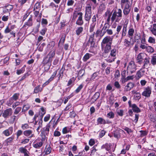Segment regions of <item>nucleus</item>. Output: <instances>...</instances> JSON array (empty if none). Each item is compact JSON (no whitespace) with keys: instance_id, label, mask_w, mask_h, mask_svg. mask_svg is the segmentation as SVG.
<instances>
[{"instance_id":"nucleus-1","label":"nucleus","mask_w":156,"mask_h":156,"mask_svg":"<svg viewBox=\"0 0 156 156\" xmlns=\"http://www.w3.org/2000/svg\"><path fill=\"white\" fill-rule=\"evenodd\" d=\"M133 3V0H121V6L123 9V13L127 16L129 13Z\"/></svg>"},{"instance_id":"nucleus-2","label":"nucleus","mask_w":156,"mask_h":156,"mask_svg":"<svg viewBox=\"0 0 156 156\" xmlns=\"http://www.w3.org/2000/svg\"><path fill=\"white\" fill-rule=\"evenodd\" d=\"M117 52L115 48H114L111 50L110 53V55L111 56L110 58L109 56L108 58L106 60L107 62L110 63L114 61L115 58V56L116 55Z\"/></svg>"},{"instance_id":"nucleus-3","label":"nucleus","mask_w":156,"mask_h":156,"mask_svg":"<svg viewBox=\"0 0 156 156\" xmlns=\"http://www.w3.org/2000/svg\"><path fill=\"white\" fill-rule=\"evenodd\" d=\"M113 38L109 36L105 37L101 43L102 48L104 47L105 44H112Z\"/></svg>"},{"instance_id":"nucleus-4","label":"nucleus","mask_w":156,"mask_h":156,"mask_svg":"<svg viewBox=\"0 0 156 156\" xmlns=\"http://www.w3.org/2000/svg\"><path fill=\"white\" fill-rule=\"evenodd\" d=\"M136 65L134 62L131 61L129 63L127 67V69L130 71L131 73L135 72L136 70Z\"/></svg>"},{"instance_id":"nucleus-5","label":"nucleus","mask_w":156,"mask_h":156,"mask_svg":"<svg viewBox=\"0 0 156 156\" xmlns=\"http://www.w3.org/2000/svg\"><path fill=\"white\" fill-rule=\"evenodd\" d=\"M23 134L25 136L29 138L35 137L34 132L32 130H25L23 131Z\"/></svg>"},{"instance_id":"nucleus-6","label":"nucleus","mask_w":156,"mask_h":156,"mask_svg":"<svg viewBox=\"0 0 156 156\" xmlns=\"http://www.w3.org/2000/svg\"><path fill=\"white\" fill-rule=\"evenodd\" d=\"M12 113V110L11 108H9L5 110L2 113V116L4 118L8 117Z\"/></svg>"},{"instance_id":"nucleus-7","label":"nucleus","mask_w":156,"mask_h":156,"mask_svg":"<svg viewBox=\"0 0 156 156\" xmlns=\"http://www.w3.org/2000/svg\"><path fill=\"white\" fill-rule=\"evenodd\" d=\"M83 14L81 12L78 13V15L79 16L76 22V24L79 26H81L83 23V20L82 16Z\"/></svg>"},{"instance_id":"nucleus-8","label":"nucleus","mask_w":156,"mask_h":156,"mask_svg":"<svg viewBox=\"0 0 156 156\" xmlns=\"http://www.w3.org/2000/svg\"><path fill=\"white\" fill-rule=\"evenodd\" d=\"M151 93V88L149 87H147L144 89L142 93V95L146 97H149Z\"/></svg>"},{"instance_id":"nucleus-9","label":"nucleus","mask_w":156,"mask_h":156,"mask_svg":"<svg viewBox=\"0 0 156 156\" xmlns=\"http://www.w3.org/2000/svg\"><path fill=\"white\" fill-rule=\"evenodd\" d=\"M145 55L144 54L142 53H140L137 55L136 58L137 62L139 64H141L143 60L144 59Z\"/></svg>"},{"instance_id":"nucleus-10","label":"nucleus","mask_w":156,"mask_h":156,"mask_svg":"<svg viewBox=\"0 0 156 156\" xmlns=\"http://www.w3.org/2000/svg\"><path fill=\"white\" fill-rule=\"evenodd\" d=\"M94 34L95 32H94L90 36L88 41V42L90 43V47L92 48L94 47L95 44V41L94 40Z\"/></svg>"},{"instance_id":"nucleus-11","label":"nucleus","mask_w":156,"mask_h":156,"mask_svg":"<svg viewBox=\"0 0 156 156\" xmlns=\"http://www.w3.org/2000/svg\"><path fill=\"white\" fill-rule=\"evenodd\" d=\"M13 132V127H9L8 129L4 131L2 133L5 136H8L12 134Z\"/></svg>"},{"instance_id":"nucleus-12","label":"nucleus","mask_w":156,"mask_h":156,"mask_svg":"<svg viewBox=\"0 0 156 156\" xmlns=\"http://www.w3.org/2000/svg\"><path fill=\"white\" fill-rule=\"evenodd\" d=\"M120 19L117 17L116 12L114 11L113 13L112 16L111 18V20L112 23H113L115 20V22H119L120 20Z\"/></svg>"},{"instance_id":"nucleus-13","label":"nucleus","mask_w":156,"mask_h":156,"mask_svg":"<svg viewBox=\"0 0 156 156\" xmlns=\"http://www.w3.org/2000/svg\"><path fill=\"white\" fill-rule=\"evenodd\" d=\"M13 6L10 5H7L3 8V12L4 13L11 11L13 8Z\"/></svg>"},{"instance_id":"nucleus-14","label":"nucleus","mask_w":156,"mask_h":156,"mask_svg":"<svg viewBox=\"0 0 156 156\" xmlns=\"http://www.w3.org/2000/svg\"><path fill=\"white\" fill-rule=\"evenodd\" d=\"M34 14L35 17H37V21L38 22H40L42 16V13H40L39 11L36 10L34 11Z\"/></svg>"},{"instance_id":"nucleus-15","label":"nucleus","mask_w":156,"mask_h":156,"mask_svg":"<svg viewBox=\"0 0 156 156\" xmlns=\"http://www.w3.org/2000/svg\"><path fill=\"white\" fill-rule=\"evenodd\" d=\"M57 71H55L53 73V74L51 75V77L46 81L45 83L43 85V86H44L45 85L48 84L51 81H52L54 79V77L56 76L57 74Z\"/></svg>"},{"instance_id":"nucleus-16","label":"nucleus","mask_w":156,"mask_h":156,"mask_svg":"<svg viewBox=\"0 0 156 156\" xmlns=\"http://www.w3.org/2000/svg\"><path fill=\"white\" fill-rule=\"evenodd\" d=\"M134 86V84L132 82H130L128 83L125 87L126 90L127 91L131 90Z\"/></svg>"},{"instance_id":"nucleus-17","label":"nucleus","mask_w":156,"mask_h":156,"mask_svg":"<svg viewBox=\"0 0 156 156\" xmlns=\"http://www.w3.org/2000/svg\"><path fill=\"white\" fill-rule=\"evenodd\" d=\"M50 126L49 124H48L47 125L46 127L43 128L41 133H44V134L46 135H48L49 131V128Z\"/></svg>"},{"instance_id":"nucleus-18","label":"nucleus","mask_w":156,"mask_h":156,"mask_svg":"<svg viewBox=\"0 0 156 156\" xmlns=\"http://www.w3.org/2000/svg\"><path fill=\"white\" fill-rule=\"evenodd\" d=\"M52 58H50L47 56L44 58L42 62L43 64H51Z\"/></svg>"},{"instance_id":"nucleus-19","label":"nucleus","mask_w":156,"mask_h":156,"mask_svg":"<svg viewBox=\"0 0 156 156\" xmlns=\"http://www.w3.org/2000/svg\"><path fill=\"white\" fill-rule=\"evenodd\" d=\"M19 151L21 153H23L24 154V156H29L27 154L28 152L27 150L23 147H21L19 148Z\"/></svg>"},{"instance_id":"nucleus-20","label":"nucleus","mask_w":156,"mask_h":156,"mask_svg":"<svg viewBox=\"0 0 156 156\" xmlns=\"http://www.w3.org/2000/svg\"><path fill=\"white\" fill-rule=\"evenodd\" d=\"M51 151V148L50 146H46L44 152V155H47L49 154Z\"/></svg>"},{"instance_id":"nucleus-21","label":"nucleus","mask_w":156,"mask_h":156,"mask_svg":"<svg viewBox=\"0 0 156 156\" xmlns=\"http://www.w3.org/2000/svg\"><path fill=\"white\" fill-rule=\"evenodd\" d=\"M131 106V108H132V110L134 112L137 113L140 112V110L136 104H133Z\"/></svg>"},{"instance_id":"nucleus-22","label":"nucleus","mask_w":156,"mask_h":156,"mask_svg":"<svg viewBox=\"0 0 156 156\" xmlns=\"http://www.w3.org/2000/svg\"><path fill=\"white\" fill-rule=\"evenodd\" d=\"M112 44H106L105 47L104 52L108 53L111 49V45Z\"/></svg>"},{"instance_id":"nucleus-23","label":"nucleus","mask_w":156,"mask_h":156,"mask_svg":"<svg viewBox=\"0 0 156 156\" xmlns=\"http://www.w3.org/2000/svg\"><path fill=\"white\" fill-rule=\"evenodd\" d=\"M152 33L156 36V24H154L152 27L150 29Z\"/></svg>"},{"instance_id":"nucleus-24","label":"nucleus","mask_w":156,"mask_h":156,"mask_svg":"<svg viewBox=\"0 0 156 156\" xmlns=\"http://www.w3.org/2000/svg\"><path fill=\"white\" fill-rule=\"evenodd\" d=\"M43 144L42 142L40 141L38 142H37L35 144H33V146L34 148L38 149L42 147Z\"/></svg>"},{"instance_id":"nucleus-25","label":"nucleus","mask_w":156,"mask_h":156,"mask_svg":"<svg viewBox=\"0 0 156 156\" xmlns=\"http://www.w3.org/2000/svg\"><path fill=\"white\" fill-rule=\"evenodd\" d=\"M86 13L91 14V6L90 5H87L86 7Z\"/></svg>"},{"instance_id":"nucleus-26","label":"nucleus","mask_w":156,"mask_h":156,"mask_svg":"<svg viewBox=\"0 0 156 156\" xmlns=\"http://www.w3.org/2000/svg\"><path fill=\"white\" fill-rule=\"evenodd\" d=\"M98 124H104L106 123L105 120L101 118H99L97 120Z\"/></svg>"},{"instance_id":"nucleus-27","label":"nucleus","mask_w":156,"mask_h":156,"mask_svg":"<svg viewBox=\"0 0 156 156\" xmlns=\"http://www.w3.org/2000/svg\"><path fill=\"white\" fill-rule=\"evenodd\" d=\"M92 56V55L89 53H86L83 56V60L84 62H86Z\"/></svg>"},{"instance_id":"nucleus-28","label":"nucleus","mask_w":156,"mask_h":156,"mask_svg":"<svg viewBox=\"0 0 156 156\" xmlns=\"http://www.w3.org/2000/svg\"><path fill=\"white\" fill-rule=\"evenodd\" d=\"M32 17H30L28 19L27 22L25 23L24 26L27 25L28 26H30L32 25Z\"/></svg>"},{"instance_id":"nucleus-29","label":"nucleus","mask_w":156,"mask_h":156,"mask_svg":"<svg viewBox=\"0 0 156 156\" xmlns=\"http://www.w3.org/2000/svg\"><path fill=\"white\" fill-rule=\"evenodd\" d=\"M91 16V14L89 13H86L84 16V19L87 22H89Z\"/></svg>"},{"instance_id":"nucleus-30","label":"nucleus","mask_w":156,"mask_h":156,"mask_svg":"<svg viewBox=\"0 0 156 156\" xmlns=\"http://www.w3.org/2000/svg\"><path fill=\"white\" fill-rule=\"evenodd\" d=\"M134 33V30L133 28L130 29L128 32V37L130 39L132 38V37Z\"/></svg>"},{"instance_id":"nucleus-31","label":"nucleus","mask_w":156,"mask_h":156,"mask_svg":"<svg viewBox=\"0 0 156 156\" xmlns=\"http://www.w3.org/2000/svg\"><path fill=\"white\" fill-rule=\"evenodd\" d=\"M83 28L82 27H78L76 30V34L78 36L83 32Z\"/></svg>"},{"instance_id":"nucleus-32","label":"nucleus","mask_w":156,"mask_h":156,"mask_svg":"<svg viewBox=\"0 0 156 156\" xmlns=\"http://www.w3.org/2000/svg\"><path fill=\"white\" fill-rule=\"evenodd\" d=\"M144 65L142 66L143 69H144L145 66L149 63V58H145L144 59Z\"/></svg>"},{"instance_id":"nucleus-33","label":"nucleus","mask_w":156,"mask_h":156,"mask_svg":"<svg viewBox=\"0 0 156 156\" xmlns=\"http://www.w3.org/2000/svg\"><path fill=\"white\" fill-rule=\"evenodd\" d=\"M151 62L154 65H156V54H154L153 55Z\"/></svg>"},{"instance_id":"nucleus-34","label":"nucleus","mask_w":156,"mask_h":156,"mask_svg":"<svg viewBox=\"0 0 156 156\" xmlns=\"http://www.w3.org/2000/svg\"><path fill=\"white\" fill-rule=\"evenodd\" d=\"M55 51H51L46 56L50 58H52L55 55Z\"/></svg>"},{"instance_id":"nucleus-35","label":"nucleus","mask_w":156,"mask_h":156,"mask_svg":"<svg viewBox=\"0 0 156 156\" xmlns=\"http://www.w3.org/2000/svg\"><path fill=\"white\" fill-rule=\"evenodd\" d=\"M100 94L99 92H97L95 93L94 94L93 96L92 99L96 101L99 97Z\"/></svg>"},{"instance_id":"nucleus-36","label":"nucleus","mask_w":156,"mask_h":156,"mask_svg":"<svg viewBox=\"0 0 156 156\" xmlns=\"http://www.w3.org/2000/svg\"><path fill=\"white\" fill-rule=\"evenodd\" d=\"M42 90V88L40 87V86L39 85L35 87L34 92L35 93H37L39 92H41Z\"/></svg>"},{"instance_id":"nucleus-37","label":"nucleus","mask_w":156,"mask_h":156,"mask_svg":"<svg viewBox=\"0 0 156 156\" xmlns=\"http://www.w3.org/2000/svg\"><path fill=\"white\" fill-rule=\"evenodd\" d=\"M13 139L14 137H9L5 140V142L6 144H10L12 142Z\"/></svg>"},{"instance_id":"nucleus-38","label":"nucleus","mask_w":156,"mask_h":156,"mask_svg":"<svg viewBox=\"0 0 156 156\" xmlns=\"http://www.w3.org/2000/svg\"><path fill=\"white\" fill-rule=\"evenodd\" d=\"M96 24V23H94V22L91 24L90 27V32H92L93 31Z\"/></svg>"},{"instance_id":"nucleus-39","label":"nucleus","mask_w":156,"mask_h":156,"mask_svg":"<svg viewBox=\"0 0 156 156\" xmlns=\"http://www.w3.org/2000/svg\"><path fill=\"white\" fill-rule=\"evenodd\" d=\"M134 78V76L132 75L131 76H128L126 78L124 79V83L126 82L127 81L130 80H133Z\"/></svg>"},{"instance_id":"nucleus-40","label":"nucleus","mask_w":156,"mask_h":156,"mask_svg":"<svg viewBox=\"0 0 156 156\" xmlns=\"http://www.w3.org/2000/svg\"><path fill=\"white\" fill-rule=\"evenodd\" d=\"M65 69V67L64 65L62 66V68L60 69L58 75H59V77H62L63 76V73Z\"/></svg>"},{"instance_id":"nucleus-41","label":"nucleus","mask_w":156,"mask_h":156,"mask_svg":"<svg viewBox=\"0 0 156 156\" xmlns=\"http://www.w3.org/2000/svg\"><path fill=\"white\" fill-rule=\"evenodd\" d=\"M143 75V74H142L141 73V70H140L137 72L136 75V78L137 79H139L141 78Z\"/></svg>"},{"instance_id":"nucleus-42","label":"nucleus","mask_w":156,"mask_h":156,"mask_svg":"<svg viewBox=\"0 0 156 156\" xmlns=\"http://www.w3.org/2000/svg\"><path fill=\"white\" fill-rule=\"evenodd\" d=\"M10 13L8 12L7 16L4 15L2 17V20L4 21H6L8 20L9 18V16H10Z\"/></svg>"},{"instance_id":"nucleus-43","label":"nucleus","mask_w":156,"mask_h":156,"mask_svg":"<svg viewBox=\"0 0 156 156\" xmlns=\"http://www.w3.org/2000/svg\"><path fill=\"white\" fill-rule=\"evenodd\" d=\"M41 6L40 3H37L35 4L34 6V11L36 9L39 10Z\"/></svg>"},{"instance_id":"nucleus-44","label":"nucleus","mask_w":156,"mask_h":156,"mask_svg":"<svg viewBox=\"0 0 156 156\" xmlns=\"http://www.w3.org/2000/svg\"><path fill=\"white\" fill-rule=\"evenodd\" d=\"M46 135L44 134V133H41V142H42L43 144L45 140Z\"/></svg>"},{"instance_id":"nucleus-45","label":"nucleus","mask_w":156,"mask_h":156,"mask_svg":"<svg viewBox=\"0 0 156 156\" xmlns=\"http://www.w3.org/2000/svg\"><path fill=\"white\" fill-rule=\"evenodd\" d=\"M85 71L83 69H81L80 70L78 74V76L81 77L84 74Z\"/></svg>"},{"instance_id":"nucleus-46","label":"nucleus","mask_w":156,"mask_h":156,"mask_svg":"<svg viewBox=\"0 0 156 156\" xmlns=\"http://www.w3.org/2000/svg\"><path fill=\"white\" fill-rule=\"evenodd\" d=\"M66 38V35L64 34H62V35L61 37L60 40V41L59 42V44L60 43L63 44L65 41Z\"/></svg>"},{"instance_id":"nucleus-47","label":"nucleus","mask_w":156,"mask_h":156,"mask_svg":"<svg viewBox=\"0 0 156 156\" xmlns=\"http://www.w3.org/2000/svg\"><path fill=\"white\" fill-rule=\"evenodd\" d=\"M21 108L20 107H17L15 110L14 112V114L15 115L18 114L19 112L21 111Z\"/></svg>"},{"instance_id":"nucleus-48","label":"nucleus","mask_w":156,"mask_h":156,"mask_svg":"<svg viewBox=\"0 0 156 156\" xmlns=\"http://www.w3.org/2000/svg\"><path fill=\"white\" fill-rule=\"evenodd\" d=\"M45 71H47L50 69L51 64H43Z\"/></svg>"},{"instance_id":"nucleus-49","label":"nucleus","mask_w":156,"mask_h":156,"mask_svg":"<svg viewBox=\"0 0 156 156\" xmlns=\"http://www.w3.org/2000/svg\"><path fill=\"white\" fill-rule=\"evenodd\" d=\"M110 27L109 23H106L104 24V27H103L102 30H107V28H109Z\"/></svg>"},{"instance_id":"nucleus-50","label":"nucleus","mask_w":156,"mask_h":156,"mask_svg":"<svg viewBox=\"0 0 156 156\" xmlns=\"http://www.w3.org/2000/svg\"><path fill=\"white\" fill-rule=\"evenodd\" d=\"M55 45V42L53 41H51L48 44L47 47L49 48H52Z\"/></svg>"},{"instance_id":"nucleus-51","label":"nucleus","mask_w":156,"mask_h":156,"mask_svg":"<svg viewBox=\"0 0 156 156\" xmlns=\"http://www.w3.org/2000/svg\"><path fill=\"white\" fill-rule=\"evenodd\" d=\"M30 108V106L28 105H25L23 106L22 111L24 112Z\"/></svg>"},{"instance_id":"nucleus-52","label":"nucleus","mask_w":156,"mask_h":156,"mask_svg":"<svg viewBox=\"0 0 156 156\" xmlns=\"http://www.w3.org/2000/svg\"><path fill=\"white\" fill-rule=\"evenodd\" d=\"M146 50L148 52L152 53L154 52V50L153 48L151 46H148L147 47Z\"/></svg>"},{"instance_id":"nucleus-53","label":"nucleus","mask_w":156,"mask_h":156,"mask_svg":"<svg viewBox=\"0 0 156 156\" xmlns=\"http://www.w3.org/2000/svg\"><path fill=\"white\" fill-rule=\"evenodd\" d=\"M30 141V139L29 138H25L21 140V143L22 144H26L28 143Z\"/></svg>"},{"instance_id":"nucleus-54","label":"nucleus","mask_w":156,"mask_h":156,"mask_svg":"<svg viewBox=\"0 0 156 156\" xmlns=\"http://www.w3.org/2000/svg\"><path fill=\"white\" fill-rule=\"evenodd\" d=\"M117 15L118 17H121L122 16V11L121 9H119L117 12H116Z\"/></svg>"},{"instance_id":"nucleus-55","label":"nucleus","mask_w":156,"mask_h":156,"mask_svg":"<svg viewBox=\"0 0 156 156\" xmlns=\"http://www.w3.org/2000/svg\"><path fill=\"white\" fill-rule=\"evenodd\" d=\"M99 10L101 11H102L105 9V5L103 4H102L100 5L99 7Z\"/></svg>"},{"instance_id":"nucleus-56","label":"nucleus","mask_w":156,"mask_h":156,"mask_svg":"<svg viewBox=\"0 0 156 156\" xmlns=\"http://www.w3.org/2000/svg\"><path fill=\"white\" fill-rule=\"evenodd\" d=\"M24 71V69L23 68H22L21 69L19 70H17L16 73L18 75H20L22 73H23Z\"/></svg>"},{"instance_id":"nucleus-57","label":"nucleus","mask_w":156,"mask_h":156,"mask_svg":"<svg viewBox=\"0 0 156 156\" xmlns=\"http://www.w3.org/2000/svg\"><path fill=\"white\" fill-rule=\"evenodd\" d=\"M107 116L109 118H113L114 117V113L111 112L108 113Z\"/></svg>"},{"instance_id":"nucleus-58","label":"nucleus","mask_w":156,"mask_h":156,"mask_svg":"<svg viewBox=\"0 0 156 156\" xmlns=\"http://www.w3.org/2000/svg\"><path fill=\"white\" fill-rule=\"evenodd\" d=\"M29 127L28 124L25 123L24 124H22L21 126V128L23 130H25L28 129Z\"/></svg>"},{"instance_id":"nucleus-59","label":"nucleus","mask_w":156,"mask_h":156,"mask_svg":"<svg viewBox=\"0 0 156 156\" xmlns=\"http://www.w3.org/2000/svg\"><path fill=\"white\" fill-rule=\"evenodd\" d=\"M83 84H80L75 90V92L77 93H79L81 90L83 88Z\"/></svg>"},{"instance_id":"nucleus-60","label":"nucleus","mask_w":156,"mask_h":156,"mask_svg":"<svg viewBox=\"0 0 156 156\" xmlns=\"http://www.w3.org/2000/svg\"><path fill=\"white\" fill-rule=\"evenodd\" d=\"M148 41L150 43H155V39L153 37H149Z\"/></svg>"},{"instance_id":"nucleus-61","label":"nucleus","mask_w":156,"mask_h":156,"mask_svg":"<svg viewBox=\"0 0 156 156\" xmlns=\"http://www.w3.org/2000/svg\"><path fill=\"white\" fill-rule=\"evenodd\" d=\"M120 77V72L118 70H117L115 72V78H118Z\"/></svg>"},{"instance_id":"nucleus-62","label":"nucleus","mask_w":156,"mask_h":156,"mask_svg":"<svg viewBox=\"0 0 156 156\" xmlns=\"http://www.w3.org/2000/svg\"><path fill=\"white\" fill-rule=\"evenodd\" d=\"M124 44L126 47H129L130 44V42L126 39L124 40Z\"/></svg>"},{"instance_id":"nucleus-63","label":"nucleus","mask_w":156,"mask_h":156,"mask_svg":"<svg viewBox=\"0 0 156 156\" xmlns=\"http://www.w3.org/2000/svg\"><path fill=\"white\" fill-rule=\"evenodd\" d=\"M23 133V131L21 130H19L16 133L17 138L18 139L19 136L21 135Z\"/></svg>"},{"instance_id":"nucleus-64","label":"nucleus","mask_w":156,"mask_h":156,"mask_svg":"<svg viewBox=\"0 0 156 156\" xmlns=\"http://www.w3.org/2000/svg\"><path fill=\"white\" fill-rule=\"evenodd\" d=\"M98 75V74L97 73L95 72L92 75L90 79V80H94L95 77H96Z\"/></svg>"}]
</instances>
